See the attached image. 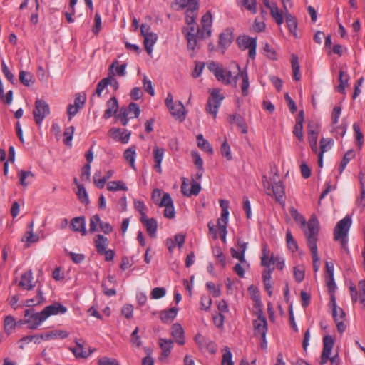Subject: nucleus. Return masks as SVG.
I'll list each match as a JSON object with an SVG mask.
<instances>
[{
    "label": "nucleus",
    "instance_id": "nucleus-1",
    "mask_svg": "<svg viewBox=\"0 0 365 365\" xmlns=\"http://www.w3.org/2000/svg\"><path fill=\"white\" fill-rule=\"evenodd\" d=\"M319 232V222L317 217L312 215L307 222V227L304 230V235L307 240L313 260V268L314 272H317L319 267L318 264L319 256L317 250V240Z\"/></svg>",
    "mask_w": 365,
    "mask_h": 365
},
{
    "label": "nucleus",
    "instance_id": "nucleus-2",
    "mask_svg": "<svg viewBox=\"0 0 365 365\" xmlns=\"http://www.w3.org/2000/svg\"><path fill=\"white\" fill-rule=\"evenodd\" d=\"M334 345V339L330 335L323 337V350L321 355L320 364L324 365L329 360L331 365H340V358L338 354L330 357L331 350Z\"/></svg>",
    "mask_w": 365,
    "mask_h": 365
},
{
    "label": "nucleus",
    "instance_id": "nucleus-3",
    "mask_svg": "<svg viewBox=\"0 0 365 365\" xmlns=\"http://www.w3.org/2000/svg\"><path fill=\"white\" fill-rule=\"evenodd\" d=\"M263 185L267 195H271L272 194L274 196L275 200L280 205H284V195H285V187L282 181L279 180L278 182L274 181L272 185H269L267 181V177L264 175L262 177Z\"/></svg>",
    "mask_w": 365,
    "mask_h": 365
},
{
    "label": "nucleus",
    "instance_id": "nucleus-4",
    "mask_svg": "<svg viewBox=\"0 0 365 365\" xmlns=\"http://www.w3.org/2000/svg\"><path fill=\"white\" fill-rule=\"evenodd\" d=\"M50 114V106L45 100L36 98L33 110L34 120L40 126L44 118Z\"/></svg>",
    "mask_w": 365,
    "mask_h": 365
},
{
    "label": "nucleus",
    "instance_id": "nucleus-5",
    "mask_svg": "<svg viewBox=\"0 0 365 365\" xmlns=\"http://www.w3.org/2000/svg\"><path fill=\"white\" fill-rule=\"evenodd\" d=\"M209 92L210 98H208L206 104V111L216 118L218 109L225 96L220 93V90L219 88L210 89Z\"/></svg>",
    "mask_w": 365,
    "mask_h": 365
},
{
    "label": "nucleus",
    "instance_id": "nucleus-6",
    "mask_svg": "<svg viewBox=\"0 0 365 365\" xmlns=\"http://www.w3.org/2000/svg\"><path fill=\"white\" fill-rule=\"evenodd\" d=\"M24 316L26 317L28 328L31 330L37 329L41 323L46 320L42 310L36 312L34 308L26 309Z\"/></svg>",
    "mask_w": 365,
    "mask_h": 365
},
{
    "label": "nucleus",
    "instance_id": "nucleus-7",
    "mask_svg": "<svg viewBox=\"0 0 365 365\" xmlns=\"http://www.w3.org/2000/svg\"><path fill=\"white\" fill-rule=\"evenodd\" d=\"M108 242V239L100 234L97 235L94 240L97 252L101 255H105V260L107 262L112 261L115 256V252L113 250H106Z\"/></svg>",
    "mask_w": 365,
    "mask_h": 365
},
{
    "label": "nucleus",
    "instance_id": "nucleus-8",
    "mask_svg": "<svg viewBox=\"0 0 365 365\" xmlns=\"http://www.w3.org/2000/svg\"><path fill=\"white\" fill-rule=\"evenodd\" d=\"M351 224L352 219L350 215H346L339 220L334 229V240L338 241L341 237H348Z\"/></svg>",
    "mask_w": 365,
    "mask_h": 365
},
{
    "label": "nucleus",
    "instance_id": "nucleus-9",
    "mask_svg": "<svg viewBox=\"0 0 365 365\" xmlns=\"http://www.w3.org/2000/svg\"><path fill=\"white\" fill-rule=\"evenodd\" d=\"M158 206L165 207L164 216L168 219H172L175 217V211L173 205V201L170 195L165 192L163 195L161 200L158 203Z\"/></svg>",
    "mask_w": 365,
    "mask_h": 365
},
{
    "label": "nucleus",
    "instance_id": "nucleus-10",
    "mask_svg": "<svg viewBox=\"0 0 365 365\" xmlns=\"http://www.w3.org/2000/svg\"><path fill=\"white\" fill-rule=\"evenodd\" d=\"M46 319L53 315L64 314L68 309L60 302H55L53 304L46 306L43 310Z\"/></svg>",
    "mask_w": 365,
    "mask_h": 365
},
{
    "label": "nucleus",
    "instance_id": "nucleus-11",
    "mask_svg": "<svg viewBox=\"0 0 365 365\" xmlns=\"http://www.w3.org/2000/svg\"><path fill=\"white\" fill-rule=\"evenodd\" d=\"M70 228L73 232H78L82 235L87 234L86 218L84 216L73 217L70 222Z\"/></svg>",
    "mask_w": 365,
    "mask_h": 365
},
{
    "label": "nucleus",
    "instance_id": "nucleus-12",
    "mask_svg": "<svg viewBox=\"0 0 365 365\" xmlns=\"http://www.w3.org/2000/svg\"><path fill=\"white\" fill-rule=\"evenodd\" d=\"M107 108L104 111L103 118L106 120L109 119L111 116H114L118 113L119 105L118 99L115 96L111 97L106 102Z\"/></svg>",
    "mask_w": 365,
    "mask_h": 365
},
{
    "label": "nucleus",
    "instance_id": "nucleus-13",
    "mask_svg": "<svg viewBox=\"0 0 365 365\" xmlns=\"http://www.w3.org/2000/svg\"><path fill=\"white\" fill-rule=\"evenodd\" d=\"M185 38L187 41V48L192 51H195L197 45V38H207L205 34L204 31H201L200 28L197 29L196 34H190V32H187V36H185Z\"/></svg>",
    "mask_w": 365,
    "mask_h": 365
},
{
    "label": "nucleus",
    "instance_id": "nucleus-14",
    "mask_svg": "<svg viewBox=\"0 0 365 365\" xmlns=\"http://www.w3.org/2000/svg\"><path fill=\"white\" fill-rule=\"evenodd\" d=\"M234 39L232 30L230 28L226 29L219 36V46L221 48L226 50L232 43Z\"/></svg>",
    "mask_w": 365,
    "mask_h": 365
},
{
    "label": "nucleus",
    "instance_id": "nucleus-15",
    "mask_svg": "<svg viewBox=\"0 0 365 365\" xmlns=\"http://www.w3.org/2000/svg\"><path fill=\"white\" fill-rule=\"evenodd\" d=\"M237 246L239 248V252H237L235 248L232 247L230 249V253L233 258L238 259L241 263H246L245 254L247 247V242H244L239 239L237 240Z\"/></svg>",
    "mask_w": 365,
    "mask_h": 365
},
{
    "label": "nucleus",
    "instance_id": "nucleus-16",
    "mask_svg": "<svg viewBox=\"0 0 365 365\" xmlns=\"http://www.w3.org/2000/svg\"><path fill=\"white\" fill-rule=\"evenodd\" d=\"M171 336L179 345L182 346L185 344V331L181 324L178 323L173 324L171 327Z\"/></svg>",
    "mask_w": 365,
    "mask_h": 365
},
{
    "label": "nucleus",
    "instance_id": "nucleus-17",
    "mask_svg": "<svg viewBox=\"0 0 365 365\" xmlns=\"http://www.w3.org/2000/svg\"><path fill=\"white\" fill-rule=\"evenodd\" d=\"M188 185L183 181L181 185V192L184 196L191 197L192 195H197L201 190V185L199 182L193 180L191 183V187L187 189Z\"/></svg>",
    "mask_w": 365,
    "mask_h": 365
},
{
    "label": "nucleus",
    "instance_id": "nucleus-18",
    "mask_svg": "<svg viewBox=\"0 0 365 365\" xmlns=\"http://www.w3.org/2000/svg\"><path fill=\"white\" fill-rule=\"evenodd\" d=\"M228 121L230 124H236L237 126L241 129L242 134H246L248 132V127L245 119L238 113L229 115Z\"/></svg>",
    "mask_w": 365,
    "mask_h": 365
},
{
    "label": "nucleus",
    "instance_id": "nucleus-19",
    "mask_svg": "<svg viewBox=\"0 0 365 365\" xmlns=\"http://www.w3.org/2000/svg\"><path fill=\"white\" fill-rule=\"evenodd\" d=\"M169 111L175 119L179 120L180 122L184 121L186 118L185 106L180 101L173 104V110H169Z\"/></svg>",
    "mask_w": 365,
    "mask_h": 365
},
{
    "label": "nucleus",
    "instance_id": "nucleus-20",
    "mask_svg": "<svg viewBox=\"0 0 365 365\" xmlns=\"http://www.w3.org/2000/svg\"><path fill=\"white\" fill-rule=\"evenodd\" d=\"M33 279V272L31 269L25 272L21 276V280L18 285L25 290L33 289L34 285L32 284L31 281Z\"/></svg>",
    "mask_w": 365,
    "mask_h": 365
},
{
    "label": "nucleus",
    "instance_id": "nucleus-21",
    "mask_svg": "<svg viewBox=\"0 0 365 365\" xmlns=\"http://www.w3.org/2000/svg\"><path fill=\"white\" fill-rule=\"evenodd\" d=\"M253 327L255 336L262 334L264 336L268 330L267 319L253 320Z\"/></svg>",
    "mask_w": 365,
    "mask_h": 365
},
{
    "label": "nucleus",
    "instance_id": "nucleus-22",
    "mask_svg": "<svg viewBox=\"0 0 365 365\" xmlns=\"http://www.w3.org/2000/svg\"><path fill=\"white\" fill-rule=\"evenodd\" d=\"M236 42L240 50H246L257 43V38L247 35L240 36L236 39Z\"/></svg>",
    "mask_w": 365,
    "mask_h": 365
},
{
    "label": "nucleus",
    "instance_id": "nucleus-23",
    "mask_svg": "<svg viewBox=\"0 0 365 365\" xmlns=\"http://www.w3.org/2000/svg\"><path fill=\"white\" fill-rule=\"evenodd\" d=\"M69 334L65 330H54L49 332L41 334V338L43 340H51L61 339H64L68 336Z\"/></svg>",
    "mask_w": 365,
    "mask_h": 365
},
{
    "label": "nucleus",
    "instance_id": "nucleus-24",
    "mask_svg": "<svg viewBox=\"0 0 365 365\" xmlns=\"http://www.w3.org/2000/svg\"><path fill=\"white\" fill-rule=\"evenodd\" d=\"M75 342L76 346L71 348V350L72 351L76 357L86 359L92 353L91 350H89L88 352L83 350V341L82 339H76Z\"/></svg>",
    "mask_w": 365,
    "mask_h": 365
},
{
    "label": "nucleus",
    "instance_id": "nucleus-25",
    "mask_svg": "<svg viewBox=\"0 0 365 365\" xmlns=\"http://www.w3.org/2000/svg\"><path fill=\"white\" fill-rule=\"evenodd\" d=\"M178 309L171 307L168 309L163 310L160 312V319L163 323H168L173 321L177 315Z\"/></svg>",
    "mask_w": 365,
    "mask_h": 365
},
{
    "label": "nucleus",
    "instance_id": "nucleus-26",
    "mask_svg": "<svg viewBox=\"0 0 365 365\" xmlns=\"http://www.w3.org/2000/svg\"><path fill=\"white\" fill-rule=\"evenodd\" d=\"M159 346L162 350V356L167 358L173 348V341L171 339L160 338L159 339Z\"/></svg>",
    "mask_w": 365,
    "mask_h": 365
},
{
    "label": "nucleus",
    "instance_id": "nucleus-27",
    "mask_svg": "<svg viewBox=\"0 0 365 365\" xmlns=\"http://www.w3.org/2000/svg\"><path fill=\"white\" fill-rule=\"evenodd\" d=\"M202 29L201 31H205L206 36L211 35L210 27L212 26V14L210 11L206 12L201 19Z\"/></svg>",
    "mask_w": 365,
    "mask_h": 365
},
{
    "label": "nucleus",
    "instance_id": "nucleus-28",
    "mask_svg": "<svg viewBox=\"0 0 365 365\" xmlns=\"http://www.w3.org/2000/svg\"><path fill=\"white\" fill-rule=\"evenodd\" d=\"M285 19L289 32L292 33L295 38H297L298 36L296 33L297 29V21L296 17L287 11L285 13Z\"/></svg>",
    "mask_w": 365,
    "mask_h": 365
},
{
    "label": "nucleus",
    "instance_id": "nucleus-29",
    "mask_svg": "<svg viewBox=\"0 0 365 365\" xmlns=\"http://www.w3.org/2000/svg\"><path fill=\"white\" fill-rule=\"evenodd\" d=\"M292 77L294 81H299L301 79L300 75V66L299 62V58L297 55L292 54Z\"/></svg>",
    "mask_w": 365,
    "mask_h": 365
},
{
    "label": "nucleus",
    "instance_id": "nucleus-30",
    "mask_svg": "<svg viewBox=\"0 0 365 365\" xmlns=\"http://www.w3.org/2000/svg\"><path fill=\"white\" fill-rule=\"evenodd\" d=\"M349 80V75L344 72L342 69L339 70V84L336 88V91L340 93H345L346 86L348 85Z\"/></svg>",
    "mask_w": 365,
    "mask_h": 365
},
{
    "label": "nucleus",
    "instance_id": "nucleus-31",
    "mask_svg": "<svg viewBox=\"0 0 365 365\" xmlns=\"http://www.w3.org/2000/svg\"><path fill=\"white\" fill-rule=\"evenodd\" d=\"M16 327V323L15 318L11 315L6 316L4 319V329L5 333L7 335H10L13 333V331Z\"/></svg>",
    "mask_w": 365,
    "mask_h": 365
},
{
    "label": "nucleus",
    "instance_id": "nucleus-32",
    "mask_svg": "<svg viewBox=\"0 0 365 365\" xmlns=\"http://www.w3.org/2000/svg\"><path fill=\"white\" fill-rule=\"evenodd\" d=\"M158 40V36L153 32H150L144 37L145 48L148 53H151L153 47Z\"/></svg>",
    "mask_w": 365,
    "mask_h": 365
},
{
    "label": "nucleus",
    "instance_id": "nucleus-33",
    "mask_svg": "<svg viewBox=\"0 0 365 365\" xmlns=\"http://www.w3.org/2000/svg\"><path fill=\"white\" fill-rule=\"evenodd\" d=\"M136 155V147L133 145L126 149L123 153L124 158L129 163L133 169H135V160Z\"/></svg>",
    "mask_w": 365,
    "mask_h": 365
},
{
    "label": "nucleus",
    "instance_id": "nucleus-34",
    "mask_svg": "<svg viewBox=\"0 0 365 365\" xmlns=\"http://www.w3.org/2000/svg\"><path fill=\"white\" fill-rule=\"evenodd\" d=\"M115 65H118V60H114L113 61L111 65L109 66L108 76L105 78H109V80H110L109 85H110L111 87L115 91H116V90H118L119 88V83H118V81L115 78H113V76L115 74L113 72V68H114Z\"/></svg>",
    "mask_w": 365,
    "mask_h": 365
},
{
    "label": "nucleus",
    "instance_id": "nucleus-35",
    "mask_svg": "<svg viewBox=\"0 0 365 365\" xmlns=\"http://www.w3.org/2000/svg\"><path fill=\"white\" fill-rule=\"evenodd\" d=\"M240 77L242 78L241 91L243 96L248 95V88L250 86L249 76L247 71V68H245L243 71H240Z\"/></svg>",
    "mask_w": 365,
    "mask_h": 365
},
{
    "label": "nucleus",
    "instance_id": "nucleus-36",
    "mask_svg": "<svg viewBox=\"0 0 365 365\" xmlns=\"http://www.w3.org/2000/svg\"><path fill=\"white\" fill-rule=\"evenodd\" d=\"M197 146L202 150L205 151L208 154L212 155L213 153V148L211 144L204 138L202 134H198L197 135Z\"/></svg>",
    "mask_w": 365,
    "mask_h": 365
},
{
    "label": "nucleus",
    "instance_id": "nucleus-37",
    "mask_svg": "<svg viewBox=\"0 0 365 365\" xmlns=\"http://www.w3.org/2000/svg\"><path fill=\"white\" fill-rule=\"evenodd\" d=\"M329 294L330 296L329 306L332 308V317H335L339 312H340V318H344L345 312L343 309L337 307L335 293Z\"/></svg>",
    "mask_w": 365,
    "mask_h": 365
},
{
    "label": "nucleus",
    "instance_id": "nucleus-38",
    "mask_svg": "<svg viewBox=\"0 0 365 365\" xmlns=\"http://www.w3.org/2000/svg\"><path fill=\"white\" fill-rule=\"evenodd\" d=\"M146 227L148 234L150 237H155L156 232L158 229L157 220L152 217L149 220H146V222L143 225Z\"/></svg>",
    "mask_w": 365,
    "mask_h": 365
},
{
    "label": "nucleus",
    "instance_id": "nucleus-39",
    "mask_svg": "<svg viewBox=\"0 0 365 365\" xmlns=\"http://www.w3.org/2000/svg\"><path fill=\"white\" fill-rule=\"evenodd\" d=\"M289 211L294 220L297 223H299L302 227H304L307 224L305 217L301 215L294 207H291Z\"/></svg>",
    "mask_w": 365,
    "mask_h": 365
},
{
    "label": "nucleus",
    "instance_id": "nucleus-40",
    "mask_svg": "<svg viewBox=\"0 0 365 365\" xmlns=\"http://www.w3.org/2000/svg\"><path fill=\"white\" fill-rule=\"evenodd\" d=\"M208 68L210 72L215 75L217 80L223 79V68L222 66H219L217 63L214 61L210 63Z\"/></svg>",
    "mask_w": 365,
    "mask_h": 365
},
{
    "label": "nucleus",
    "instance_id": "nucleus-41",
    "mask_svg": "<svg viewBox=\"0 0 365 365\" xmlns=\"http://www.w3.org/2000/svg\"><path fill=\"white\" fill-rule=\"evenodd\" d=\"M355 156L353 150H349L343 156L339 167V173H342L349 161Z\"/></svg>",
    "mask_w": 365,
    "mask_h": 365
},
{
    "label": "nucleus",
    "instance_id": "nucleus-42",
    "mask_svg": "<svg viewBox=\"0 0 365 365\" xmlns=\"http://www.w3.org/2000/svg\"><path fill=\"white\" fill-rule=\"evenodd\" d=\"M76 195L81 203L88 205L90 202L88 192L83 185H78Z\"/></svg>",
    "mask_w": 365,
    "mask_h": 365
},
{
    "label": "nucleus",
    "instance_id": "nucleus-43",
    "mask_svg": "<svg viewBox=\"0 0 365 365\" xmlns=\"http://www.w3.org/2000/svg\"><path fill=\"white\" fill-rule=\"evenodd\" d=\"M239 5L243 6L252 14L257 13V0H237Z\"/></svg>",
    "mask_w": 365,
    "mask_h": 365
},
{
    "label": "nucleus",
    "instance_id": "nucleus-44",
    "mask_svg": "<svg viewBox=\"0 0 365 365\" xmlns=\"http://www.w3.org/2000/svg\"><path fill=\"white\" fill-rule=\"evenodd\" d=\"M107 189L111 192L118 190L127 191L128 187L122 181H110L107 184Z\"/></svg>",
    "mask_w": 365,
    "mask_h": 365
},
{
    "label": "nucleus",
    "instance_id": "nucleus-45",
    "mask_svg": "<svg viewBox=\"0 0 365 365\" xmlns=\"http://www.w3.org/2000/svg\"><path fill=\"white\" fill-rule=\"evenodd\" d=\"M255 298V301H253V314L257 317L258 319H264L266 317H264L263 313L262 303L261 302V299H259L257 297H256Z\"/></svg>",
    "mask_w": 365,
    "mask_h": 365
},
{
    "label": "nucleus",
    "instance_id": "nucleus-46",
    "mask_svg": "<svg viewBox=\"0 0 365 365\" xmlns=\"http://www.w3.org/2000/svg\"><path fill=\"white\" fill-rule=\"evenodd\" d=\"M199 9H194V7L190 6V8H187L185 12V19L187 24H193L196 23V17L197 14L196 11Z\"/></svg>",
    "mask_w": 365,
    "mask_h": 365
},
{
    "label": "nucleus",
    "instance_id": "nucleus-47",
    "mask_svg": "<svg viewBox=\"0 0 365 365\" xmlns=\"http://www.w3.org/2000/svg\"><path fill=\"white\" fill-rule=\"evenodd\" d=\"M19 81L25 86H30L31 82H34V76L30 72L25 71H20L19 72Z\"/></svg>",
    "mask_w": 365,
    "mask_h": 365
},
{
    "label": "nucleus",
    "instance_id": "nucleus-48",
    "mask_svg": "<svg viewBox=\"0 0 365 365\" xmlns=\"http://www.w3.org/2000/svg\"><path fill=\"white\" fill-rule=\"evenodd\" d=\"M272 5H273V7L271 8V9H270V14H271L272 16L274 19L276 23L278 25H280L284 21L282 13L279 11L276 3H272Z\"/></svg>",
    "mask_w": 365,
    "mask_h": 365
},
{
    "label": "nucleus",
    "instance_id": "nucleus-49",
    "mask_svg": "<svg viewBox=\"0 0 365 365\" xmlns=\"http://www.w3.org/2000/svg\"><path fill=\"white\" fill-rule=\"evenodd\" d=\"M286 242L288 248L292 252H295L298 250V245L297 241L294 239L292 234L290 230H287L286 232Z\"/></svg>",
    "mask_w": 365,
    "mask_h": 365
},
{
    "label": "nucleus",
    "instance_id": "nucleus-50",
    "mask_svg": "<svg viewBox=\"0 0 365 365\" xmlns=\"http://www.w3.org/2000/svg\"><path fill=\"white\" fill-rule=\"evenodd\" d=\"M212 253L214 256L220 262L222 267L226 266V257L223 254L222 249L220 246H216L212 249Z\"/></svg>",
    "mask_w": 365,
    "mask_h": 365
},
{
    "label": "nucleus",
    "instance_id": "nucleus-51",
    "mask_svg": "<svg viewBox=\"0 0 365 365\" xmlns=\"http://www.w3.org/2000/svg\"><path fill=\"white\" fill-rule=\"evenodd\" d=\"M75 128L73 126H70L66 128L63 133L64 138L63 140V143L67 146L71 145V141L73 140V133Z\"/></svg>",
    "mask_w": 365,
    "mask_h": 365
},
{
    "label": "nucleus",
    "instance_id": "nucleus-52",
    "mask_svg": "<svg viewBox=\"0 0 365 365\" xmlns=\"http://www.w3.org/2000/svg\"><path fill=\"white\" fill-rule=\"evenodd\" d=\"M220 152L222 157L225 158L227 160H231L232 159L230 146L229 145L226 139L221 145Z\"/></svg>",
    "mask_w": 365,
    "mask_h": 365
},
{
    "label": "nucleus",
    "instance_id": "nucleus-53",
    "mask_svg": "<svg viewBox=\"0 0 365 365\" xmlns=\"http://www.w3.org/2000/svg\"><path fill=\"white\" fill-rule=\"evenodd\" d=\"M139 328L136 327L130 334V344L136 347L142 345L140 336L138 335Z\"/></svg>",
    "mask_w": 365,
    "mask_h": 365
},
{
    "label": "nucleus",
    "instance_id": "nucleus-54",
    "mask_svg": "<svg viewBox=\"0 0 365 365\" xmlns=\"http://www.w3.org/2000/svg\"><path fill=\"white\" fill-rule=\"evenodd\" d=\"M221 365H234L232 354L228 347H226L224 350Z\"/></svg>",
    "mask_w": 365,
    "mask_h": 365
},
{
    "label": "nucleus",
    "instance_id": "nucleus-55",
    "mask_svg": "<svg viewBox=\"0 0 365 365\" xmlns=\"http://www.w3.org/2000/svg\"><path fill=\"white\" fill-rule=\"evenodd\" d=\"M101 171H96L93 177L95 185L99 189L103 188L107 182L106 178L104 177L101 178Z\"/></svg>",
    "mask_w": 365,
    "mask_h": 365
},
{
    "label": "nucleus",
    "instance_id": "nucleus-56",
    "mask_svg": "<svg viewBox=\"0 0 365 365\" xmlns=\"http://www.w3.org/2000/svg\"><path fill=\"white\" fill-rule=\"evenodd\" d=\"M153 153L155 163H158V165H159V163H162L164 157L165 150L163 148H160L158 146H155L153 148Z\"/></svg>",
    "mask_w": 365,
    "mask_h": 365
},
{
    "label": "nucleus",
    "instance_id": "nucleus-57",
    "mask_svg": "<svg viewBox=\"0 0 365 365\" xmlns=\"http://www.w3.org/2000/svg\"><path fill=\"white\" fill-rule=\"evenodd\" d=\"M333 143V140L331 138L325 139L322 138L320 140V150L319 153L324 154L328 149L331 148Z\"/></svg>",
    "mask_w": 365,
    "mask_h": 365
},
{
    "label": "nucleus",
    "instance_id": "nucleus-58",
    "mask_svg": "<svg viewBox=\"0 0 365 365\" xmlns=\"http://www.w3.org/2000/svg\"><path fill=\"white\" fill-rule=\"evenodd\" d=\"M191 155L197 170H204L203 160L197 151H192Z\"/></svg>",
    "mask_w": 365,
    "mask_h": 365
},
{
    "label": "nucleus",
    "instance_id": "nucleus-59",
    "mask_svg": "<svg viewBox=\"0 0 365 365\" xmlns=\"http://www.w3.org/2000/svg\"><path fill=\"white\" fill-rule=\"evenodd\" d=\"M129 114L133 113V116H131L130 118H138L140 114V106L138 103L134 102H130L127 107Z\"/></svg>",
    "mask_w": 365,
    "mask_h": 365
},
{
    "label": "nucleus",
    "instance_id": "nucleus-60",
    "mask_svg": "<svg viewBox=\"0 0 365 365\" xmlns=\"http://www.w3.org/2000/svg\"><path fill=\"white\" fill-rule=\"evenodd\" d=\"M39 240V236L37 234H34L31 230H27L25 237L22 238L21 241H26L29 244L36 242Z\"/></svg>",
    "mask_w": 365,
    "mask_h": 365
},
{
    "label": "nucleus",
    "instance_id": "nucleus-61",
    "mask_svg": "<svg viewBox=\"0 0 365 365\" xmlns=\"http://www.w3.org/2000/svg\"><path fill=\"white\" fill-rule=\"evenodd\" d=\"M101 222V217L100 216L96 214L93 215L90 218V223H89V231L91 232H94L98 231L97 225Z\"/></svg>",
    "mask_w": 365,
    "mask_h": 365
},
{
    "label": "nucleus",
    "instance_id": "nucleus-62",
    "mask_svg": "<svg viewBox=\"0 0 365 365\" xmlns=\"http://www.w3.org/2000/svg\"><path fill=\"white\" fill-rule=\"evenodd\" d=\"M86 100V94H81L80 93H77L75 94L74 97V103L73 105L78 106V108H81L83 107Z\"/></svg>",
    "mask_w": 365,
    "mask_h": 365
},
{
    "label": "nucleus",
    "instance_id": "nucleus-63",
    "mask_svg": "<svg viewBox=\"0 0 365 365\" xmlns=\"http://www.w3.org/2000/svg\"><path fill=\"white\" fill-rule=\"evenodd\" d=\"M166 294V289L164 287H155L150 293L151 297L154 299H158L163 297Z\"/></svg>",
    "mask_w": 365,
    "mask_h": 365
},
{
    "label": "nucleus",
    "instance_id": "nucleus-64",
    "mask_svg": "<svg viewBox=\"0 0 365 365\" xmlns=\"http://www.w3.org/2000/svg\"><path fill=\"white\" fill-rule=\"evenodd\" d=\"M133 306L132 304H125L121 309V314L128 319L133 317Z\"/></svg>",
    "mask_w": 365,
    "mask_h": 365
}]
</instances>
